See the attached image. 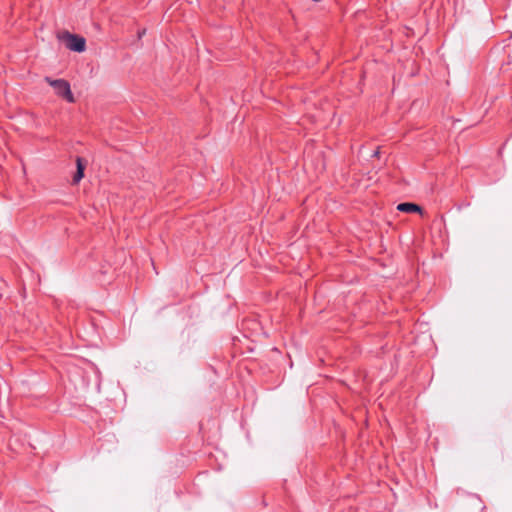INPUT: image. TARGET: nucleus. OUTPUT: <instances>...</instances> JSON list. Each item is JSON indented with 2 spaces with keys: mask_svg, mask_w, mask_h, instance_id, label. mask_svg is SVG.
Masks as SVG:
<instances>
[{
  "mask_svg": "<svg viewBox=\"0 0 512 512\" xmlns=\"http://www.w3.org/2000/svg\"><path fill=\"white\" fill-rule=\"evenodd\" d=\"M58 39L65 44L67 49L71 51L79 53L85 51L86 41L81 36L65 31L58 34Z\"/></svg>",
  "mask_w": 512,
  "mask_h": 512,
  "instance_id": "nucleus-1",
  "label": "nucleus"
},
{
  "mask_svg": "<svg viewBox=\"0 0 512 512\" xmlns=\"http://www.w3.org/2000/svg\"><path fill=\"white\" fill-rule=\"evenodd\" d=\"M45 81L50 86L53 87L55 93L58 96L63 97L69 103L74 102V96H73V93L71 91L70 84L68 83V81H66L64 79H55L54 80V79H51L50 77H46Z\"/></svg>",
  "mask_w": 512,
  "mask_h": 512,
  "instance_id": "nucleus-2",
  "label": "nucleus"
},
{
  "mask_svg": "<svg viewBox=\"0 0 512 512\" xmlns=\"http://www.w3.org/2000/svg\"><path fill=\"white\" fill-rule=\"evenodd\" d=\"M397 209L401 212H406V213L417 212V213L423 215L422 208L419 205L414 204V203H409V202L400 203L397 206Z\"/></svg>",
  "mask_w": 512,
  "mask_h": 512,
  "instance_id": "nucleus-3",
  "label": "nucleus"
},
{
  "mask_svg": "<svg viewBox=\"0 0 512 512\" xmlns=\"http://www.w3.org/2000/svg\"><path fill=\"white\" fill-rule=\"evenodd\" d=\"M77 171L73 176V183H78L84 176L85 165L82 163L81 158H77Z\"/></svg>",
  "mask_w": 512,
  "mask_h": 512,
  "instance_id": "nucleus-4",
  "label": "nucleus"
},
{
  "mask_svg": "<svg viewBox=\"0 0 512 512\" xmlns=\"http://www.w3.org/2000/svg\"><path fill=\"white\" fill-rule=\"evenodd\" d=\"M379 153H380V152H379V150H376V151L374 152V154H373V155H374L375 157H378V156H379Z\"/></svg>",
  "mask_w": 512,
  "mask_h": 512,
  "instance_id": "nucleus-5",
  "label": "nucleus"
}]
</instances>
